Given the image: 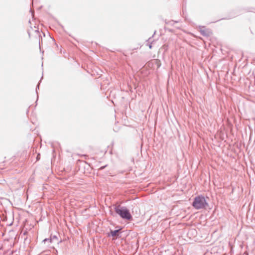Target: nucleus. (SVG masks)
<instances>
[{
    "label": "nucleus",
    "mask_w": 255,
    "mask_h": 255,
    "mask_svg": "<svg viewBox=\"0 0 255 255\" xmlns=\"http://www.w3.org/2000/svg\"><path fill=\"white\" fill-rule=\"evenodd\" d=\"M115 210L116 213L124 219L130 220L132 218L129 210L125 207L119 205L115 208Z\"/></svg>",
    "instance_id": "obj_2"
},
{
    "label": "nucleus",
    "mask_w": 255,
    "mask_h": 255,
    "mask_svg": "<svg viewBox=\"0 0 255 255\" xmlns=\"http://www.w3.org/2000/svg\"><path fill=\"white\" fill-rule=\"evenodd\" d=\"M150 39H151V38H149L148 39V42H150Z\"/></svg>",
    "instance_id": "obj_9"
},
{
    "label": "nucleus",
    "mask_w": 255,
    "mask_h": 255,
    "mask_svg": "<svg viewBox=\"0 0 255 255\" xmlns=\"http://www.w3.org/2000/svg\"><path fill=\"white\" fill-rule=\"evenodd\" d=\"M37 88H39V84H38V85L37 86Z\"/></svg>",
    "instance_id": "obj_10"
},
{
    "label": "nucleus",
    "mask_w": 255,
    "mask_h": 255,
    "mask_svg": "<svg viewBox=\"0 0 255 255\" xmlns=\"http://www.w3.org/2000/svg\"><path fill=\"white\" fill-rule=\"evenodd\" d=\"M105 168V166H102L100 168L101 169H103Z\"/></svg>",
    "instance_id": "obj_8"
},
{
    "label": "nucleus",
    "mask_w": 255,
    "mask_h": 255,
    "mask_svg": "<svg viewBox=\"0 0 255 255\" xmlns=\"http://www.w3.org/2000/svg\"><path fill=\"white\" fill-rule=\"evenodd\" d=\"M200 33L202 35H204V36H208L209 35V32L206 30L201 29Z\"/></svg>",
    "instance_id": "obj_4"
},
{
    "label": "nucleus",
    "mask_w": 255,
    "mask_h": 255,
    "mask_svg": "<svg viewBox=\"0 0 255 255\" xmlns=\"http://www.w3.org/2000/svg\"><path fill=\"white\" fill-rule=\"evenodd\" d=\"M53 239H57V237H56V236H54L53 237Z\"/></svg>",
    "instance_id": "obj_7"
},
{
    "label": "nucleus",
    "mask_w": 255,
    "mask_h": 255,
    "mask_svg": "<svg viewBox=\"0 0 255 255\" xmlns=\"http://www.w3.org/2000/svg\"><path fill=\"white\" fill-rule=\"evenodd\" d=\"M120 229L116 230L115 231L111 230L110 234H109L108 236H110L114 237H118L119 236L118 233L120 232Z\"/></svg>",
    "instance_id": "obj_3"
},
{
    "label": "nucleus",
    "mask_w": 255,
    "mask_h": 255,
    "mask_svg": "<svg viewBox=\"0 0 255 255\" xmlns=\"http://www.w3.org/2000/svg\"><path fill=\"white\" fill-rule=\"evenodd\" d=\"M207 205L208 203L205 198L203 196H198L196 197L192 203L193 207L197 210L205 208Z\"/></svg>",
    "instance_id": "obj_1"
},
{
    "label": "nucleus",
    "mask_w": 255,
    "mask_h": 255,
    "mask_svg": "<svg viewBox=\"0 0 255 255\" xmlns=\"http://www.w3.org/2000/svg\"><path fill=\"white\" fill-rule=\"evenodd\" d=\"M52 239H45L43 240V242L45 243L46 242L49 241L50 242H51Z\"/></svg>",
    "instance_id": "obj_5"
},
{
    "label": "nucleus",
    "mask_w": 255,
    "mask_h": 255,
    "mask_svg": "<svg viewBox=\"0 0 255 255\" xmlns=\"http://www.w3.org/2000/svg\"><path fill=\"white\" fill-rule=\"evenodd\" d=\"M149 48L150 49H151V48H152V45H151V43H150V44H149Z\"/></svg>",
    "instance_id": "obj_6"
}]
</instances>
